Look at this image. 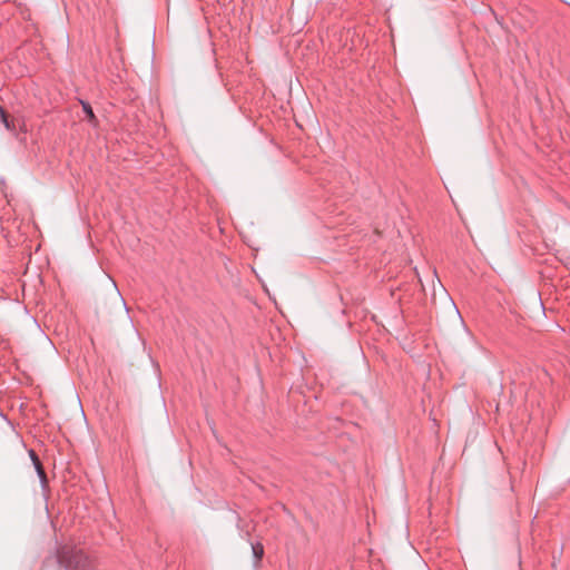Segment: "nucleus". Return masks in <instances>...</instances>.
Here are the masks:
<instances>
[{"label":"nucleus","instance_id":"nucleus-1","mask_svg":"<svg viewBox=\"0 0 570 570\" xmlns=\"http://www.w3.org/2000/svg\"><path fill=\"white\" fill-rule=\"evenodd\" d=\"M60 563L69 570H83L87 558L80 550L63 549L59 556Z\"/></svg>","mask_w":570,"mask_h":570},{"label":"nucleus","instance_id":"nucleus-2","mask_svg":"<svg viewBox=\"0 0 570 570\" xmlns=\"http://www.w3.org/2000/svg\"><path fill=\"white\" fill-rule=\"evenodd\" d=\"M105 296H107L112 304L120 305L122 303V298L116 283L108 276L106 277L105 282Z\"/></svg>","mask_w":570,"mask_h":570},{"label":"nucleus","instance_id":"nucleus-3","mask_svg":"<svg viewBox=\"0 0 570 570\" xmlns=\"http://www.w3.org/2000/svg\"><path fill=\"white\" fill-rule=\"evenodd\" d=\"M29 453H30V456L32 459V462L35 464V468H36L40 479L42 481H45L46 480V473H45V471L42 469L41 462L39 461L38 456L35 453V451L31 450Z\"/></svg>","mask_w":570,"mask_h":570},{"label":"nucleus","instance_id":"nucleus-4","mask_svg":"<svg viewBox=\"0 0 570 570\" xmlns=\"http://www.w3.org/2000/svg\"><path fill=\"white\" fill-rule=\"evenodd\" d=\"M81 106H82V109H83V111L86 112V115L88 117V120L90 122H95L96 117H95V114L92 111L91 106L88 102H86V101H81Z\"/></svg>","mask_w":570,"mask_h":570},{"label":"nucleus","instance_id":"nucleus-5","mask_svg":"<svg viewBox=\"0 0 570 570\" xmlns=\"http://www.w3.org/2000/svg\"><path fill=\"white\" fill-rule=\"evenodd\" d=\"M253 552L257 560H261L264 553V549L262 544L253 546Z\"/></svg>","mask_w":570,"mask_h":570},{"label":"nucleus","instance_id":"nucleus-6","mask_svg":"<svg viewBox=\"0 0 570 570\" xmlns=\"http://www.w3.org/2000/svg\"><path fill=\"white\" fill-rule=\"evenodd\" d=\"M0 115H1V118H2V121L3 124L6 125L7 128H10L9 126V122H8V119H7V116L4 114V110L0 107Z\"/></svg>","mask_w":570,"mask_h":570},{"label":"nucleus","instance_id":"nucleus-7","mask_svg":"<svg viewBox=\"0 0 570 570\" xmlns=\"http://www.w3.org/2000/svg\"><path fill=\"white\" fill-rule=\"evenodd\" d=\"M98 305H100L101 307H106V299H105V297H99L98 298Z\"/></svg>","mask_w":570,"mask_h":570}]
</instances>
